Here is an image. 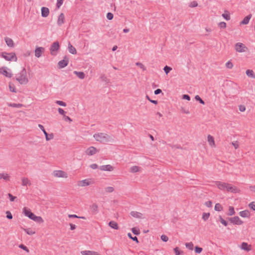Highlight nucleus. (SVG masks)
Masks as SVG:
<instances>
[{
    "label": "nucleus",
    "instance_id": "obj_38",
    "mask_svg": "<svg viewBox=\"0 0 255 255\" xmlns=\"http://www.w3.org/2000/svg\"><path fill=\"white\" fill-rule=\"evenodd\" d=\"M128 236L129 239H131L133 241H135L136 243H139L137 238L135 236L132 237V235L130 233L128 234Z\"/></svg>",
    "mask_w": 255,
    "mask_h": 255
},
{
    "label": "nucleus",
    "instance_id": "obj_20",
    "mask_svg": "<svg viewBox=\"0 0 255 255\" xmlns=\"http://www.w3.org/2000/svg\"><path fill=\"white\" fill-rule=\"evenodd\" d=\"M81 254L82 255H100L98 254V253L94 251H84L81 252Z\"/></svg>",
    "mask_w": 255,
    "mask_h": 255
},
{
    "label": "nucleus",
    "instance_id": "obj_11",
    "mask_svg": "<svg viewBox=\"0 0 255 255\" xmlns=\"http://www.w3.org/2000/svg\"><path fill=\"white\" fill-rule=\"evenodd\" d=\"M69 59L65 56L64 59L59 61L58 65L59 68H63L65 67L68 64Z\"/></svg>",
    "mask_w": 255,
    "mask_h": 255
},
{
    "label": "nucleus",
    "instance_id": "obj_61",
    "mask_svg": "<svg viewBox=\"0 0 255 255\" xmlns=\"http://www.w3.org/2000/svg\"><path fill=\"white\" fill-rule=\"evenodd\" d=\"M60 113L63 116V118L65 121H69V122L72 121V120L69 117L66 116L65 115H64V113Z\"/></svg>",
    "mask_w": 255,
    "mask_h": 255
},
{
    "label": "nucleus",
    "instance_id": "obj_17",
    "mask_svg": "<svg viewBox=\"0 0 255 255\" xmlns=\"http://www.w3.org/2000/svg\"><path fill=\"white\" fill-rule=\"evenodd\" d=\"M49 13V9L46 7H42L41 8V16L43 17L48 16Z\"/></svg>",
    "mask_w": 255,
    "mask_h": 255
},
{
    "label": "nucleus",
    "instance_id": "obj_31",
    "mask_svg": "<svg viewBox=\"0 0 255 255\" xmlns=\"http://www.w3.org/2000/svg\"><path fill=\"white\" fill-rule=\"evenodd\" d=\"M43 133L45 135L46 140L48 141L50 139H52L54 137V135L53 133L48 134V133L46 131V130H44Z\"/></svg>",
    "mask_w": 255,
    "mask_h": 255
},
{
    "label": "nucleus",
    "instance_id": "obj_12",
    "mask_svg": "<svg viewBox=\"0 0 255 255\" xmlns=\"http://www.w3.org/2000/svg\"><path fill=\"white\" fill-rule=\"evenodd\" d=\"M98 151V150L96 147L94 146H90L86 150L85 153L88 155H93L96 154Z\"/></svg>",
    "mask_w": 255,
    "mask_h": 255
},
{
    "label": "nucleus",
    "instance_id": "obj_26",
    "mask_svg": "<svg viewBox=\"0 0 255 255\" xmlns=\"http://www.w3.org/2000/svg\"><path fill=\"white\" fill-rule=\"evenodd\" d=\"M109 226L113 229H114L116 230L119 229V226H118L117 223L115 221H110L109 223Z\"/></svg>",
    "mask_w": 255,
    "mask_h": 255
},
{
    "label": "nucleus",
    "instance_id": "obj_32",
    "mask_svg": "<svg viewBox=\"0 0 255 255\" xmlns=\"http://www.w3.org/2000/svg\"><path fill=\"white\" fill-rule=\"evenodd\" d=\"M239 214L242 217H248L250 215V213L248 210L241 211Z\"/></svg>",
    "mask_w": 255,
    "mask_h": 255
},
{
    "label": "nucleus",
    "instance_id": "obj_48",
    "mask_svg": "<svg viewBox=\"0 0 255 255\" xmlns=\"http://www.w3.org/2000/svg\"><path fill=\"white\" fill-rule=\"evenodd\" d=\"M63 3V0H57L56 7L59 8Z\"/></svg>",
    "mask_w": 255,
    "mask_h": 255
},
{
    "label": "nucleus",
    "instance_id": "obj_53",
    "mask_svg": "<svg viewBox=\"0 0 255 255\" xmlns=\"http://www.w3.org/2000/svg\"><path fill=\"white\" fill-rule=\"evenodd\" d=\"M6 218L8 219H12V215L10 211H6Z\"/></svg>",
    "mask_w": 255,
    "mask_h": 255
},
{
    "label": "nucleus",
    "instance_id": "obj_60",
    "mask_svg": "<svg viewBox=\"0 0 255 255\" xmlns=\"http://www.w3.org/2000/svg\"><path fill=\"white\" fill-rule=\"evenodd\" d=\"M9 106L10 107H15V108H19L20 107H21L22 105L20 104H15V103H13V104H10L9 105Z\"/></svg>",
    "mask_w": 255,
    "mask_h": 255
},
{
    "label": "nucleus",
    "instance_id": "obj_49",
    "mask_svg": "<svg viewBox=\"0 0 255 255\" xmlns=\"http://www.w3.org/2000/svg\"><path fill=\"white\" fill-rule=\"evenodd\" d=\"M19 248L25 251L27 253H29V251L28 249L24 245L21 244L19 246Z\"/></svg>",
    "mask_w": 255,
    "mask_h": 255
},
{
    "label": "nucleus",
    "instance_id": "obj_56",
    "mask_svg": "<svg viewBox=\"0 0 255 255\" xmlns=\"http://www.w3.org/2000/svg\"><path fill=\"white\" fill-rule=\"evenodd\" d=\"M197 5H198V3L196 1H192L189 4V6H190L191 7H195L197 6Z\"/></svg>",
    "mask_w": 255,
    "mask_h": 255
},
{
    "label": "nucleus",
    "instance_id": "obj_24",
    "mask_svg": "<svg viewBox=\"0 0 255 255\" xmlns=\"http://www.w3.org/2000/svg\"><path fill=\"white\" fill-rule=\"evenodd\" d=\"M252 15L249 14L246 16L243 20L241 22L242 24H247L249 23L250 19L251 18Z\"/></svg>",
    "mask_w": 255,
    "mask_h": 255
},
{
    "label": "nucleus",
    "instance_id": "obj_46",
    "mask_svg": "<svg viewBox=\"0 0 255 255\" xmlns=\"http://www.w3.org/2000/svg\"><path fill=\"white\" fill-rule=\"evenodd\" d=\"M174 251L176 255H180V254H183V252L182 251H180L179 250V248L178 247H176L175 248H174Z\"/></svg>",
    "mask_w": 255,
    "mask_h": 255
},
{
    "label": "nucleus",
    "instance_id": "obj_4",
    "mask_svg": "<svg viewBox=\"0 0 255 255\" xmlns=\"http://www.w3.org/2000/svg\"><path fill=\"white\" fill-rule=\"evenodd\" d=\"M1 56L5 60L8 61H16L17 60L15 53L14 52L7 53L6 52H2L1 53Z\"/></svg>",
    "mask_w": 255,
    "mask_h": 255
},
{
    "label": "nucleus",
    "instance_id": "obj_2",
    "mask_svg": "<svg viewBox=\"0 0 255 255\" xmlns=\"http://www.w3.org/2000/svg\"><path fill=\"white\" fill-rule=\"evenodd\" d=\"M93 136L96 141L104 143L114 141L113 137L105 133H95Z\"/></svg>",
    "mask_w": 255,
    "mask_h": 255
},
{
    "label": "nucleus",
    "instance_id": "obj_6",
    "mask_svg": "<svg viewBox=\"0 0 255 255\" xmlns=\"http://www.w3.org/2000/svg\"><path fill=\"white\" fill-rule=\"evenodd\" d=\"M235 49L237 52L242 53L246 52L248 48L242 43H237L235 45Z\"/></svg>",
    "mask_w": 255,
    "mask_h": 255
},
{
    "label": "nucleus",
    "instance_id": "obj_19",
    "mask_svg": "<svg viewBox=\"0 0 255 255\" xmlns=\"http://www.w3.org/2000/svg\"><path fill=\"white\" fill-rule=\"evenodd\" d=\"M65 16L63 13H61L58 17L57 24L58 25H61L64 22Z\"/></svg>",
    "mask_w": 255,
    "mask_h": 255
},
{
    "label": "nucleus",
    "instance_id": "obj_43",
    "mask_svg": "<svg viewBox=\"0 0 255 255\" xmlns=\"http://www.w3.org/2000/svg\"><path fill=\"white\" fill-rule=\"evenodd\" d=\"M195 99L196 101H199L200 103L203 105L205 104L204 101L200 98V97L199 95H196L195 97Z\"/></svg>",
    "mask_w": 255,
    "mask_h": 255
},
{
    "label": "nucleus",
    "instance_id": "obj_42",
    "mask_svg": "<svg viewBox=\"0 0 255 255\" xmlns=\"http://www.w3.org/2000/svg\"><path fill=\"white\" fill-rule=\"evenodd\" d=\"M219 219L220 222L225 226H227L228 225V222L225 220L221 216H219Z\"/></svg>",
    "mask_w": 255,
    "mask_h": 255
},
{
    "label": "nucleus",
    "instance_id": "obj_8",
    "mask_svg": "<svg viewBox=\"0 0 255 255\" xmlns=\"http://www.w3.org/2000/svg\"><path fill=\"white\" fill-rule=\"evenodd\" d=\"M227 219L233 224L240 225L243 223V222L240 220L238 216H235L232 218H228Z\"/></svg>",
    "mask_w": 255,
    "mask_h": 255
},
{
    "label": "nucleus",
    "instance_id": "obj_41",
    "mask_svg": "<svg viewBox=\"0 0 255 255\" xmlns=\"http://www.w3.org/2000/svg\"><path fill=\"white\" fill-rule=\"evenodd\" d=\"M186 247L190 250H193V244L192 242L187 243L185 244Z\"/></svg>",
    "mask_w": 255,
    "mask_h": 255
},
{
    "label": "nucleus",
    "instance_id": "obj_18",
    "mask_svg": "<svg viewBox=\"0 0 255 255\" xmlns=\"http://www.w3.org/2000/svg\"><path fill=\"white\" fill-rule=\"evenodd\" d=\"M4 40L6 45L9 47H13L14 46V42L12 39L6 37L4 38Z\"/></svg>",
    "mask_w": 255,
    "mask_h": 255
},
{
    "label": "nucleus",
    "instance_id": "obj_27",
    "mask_svg": "<svg viewBox=\"0 0 255 255\" xmlns=\"http://www.w3.org/2000/svg\"><path fill=\"white\" fill-rule=\"evenodd\" d=\"M141 167L137 166H133L129 169V172L131 173H135L140 171Z\"/></svg>",
    "mask_w": 255,
    "mask_h": 255
},
{
    "label": "nucleus",
    "instance_id": "obj_14",
    "mask_svg": "<svg viewBox=\"0 0 255 255\" xmlns=\"http://www.w3.org/2000/svg\"><path fill=\"white\" fill-rule=\"evenodd\" d=\"M77 184L79 186L84 187L89 185L90 182L89 181V179H86L78 181Z\"/></svg>",
    "mask_w": 255,
    "mask_h": 255
},
{
    "label": "nucleus",
    "instance_id": "obj_13",
    "mask_svg": "<svg viewBox=\"0 0 255 255\" xmlns=\"http://www.w3.org/2000/svg\"><path fill=\"white\" fill-rule=\"evenodd\" d=\"M23 212L24 213V215L28 217L30 219H32L34 216L35 215L33 213L31 212V211L29 209H28L27 208L24 207L23 209Z\"/></svg>",
    "mask_w": 255,
    "mask_h": 255
},
{
    "label": "nucleus",
    "instance_id": "obj_37",
    "mask_svg": "<svg viewBox=\"0 0 255 255\" xmlns=\"http://www.w3.org/2000/svg\"><path fill=\"white\" fill-rule=\"evenodd\" d=\"M223 209L222 206L220 203L216 204L215 206V210L217 211H221Z\"/></svg>",
    "mask_w": 255,
    "mask_h": 255
},
{
    "label": "nucleus",
    "instance_id": "obj_51",
    "mask_svg": "<svg viewBox=\"0 0 255 255\" xmlns=\"http://www.w3.org/2000/svg\"><path fill=\"white\" fill-rule=\"evenodd\" d=\"M105 191L107 192L111 193L114 191V188L113 187H108L105 188Z\"/></svg>",
    "mask_w": 255,
    "mask_h": 255
},
{
    "label": "nucleus",
    "instance_id": "obj_63",
    "mask_svg": "<svg viewBox=\"0 0 255 255\" xmlns=\"http://www.w3.org/2000/svg\"><path fill=\"white\" fill-rule=\"evenodd\" d=\"M249 206L251 209L255 211V204L254 203V202H252L251 203H250Z\"/></svg>",
    "mask_w": 255,
    "mask_h": 255
},
{
    "label": "nucleus",
    "instance_id": "obj_64",
    "mask_svg": "<svg viewBox=\"0 0 255 255\" xmlns=\"http://www.w3.org/2000/svg\"><path fill=\"white\" fill-rule=\"evenodd\" d=\"M8 196L9 199L11 201H13L14 200V199L16 198L15 196H13L10 193H8Z\"/></svg>",
    "mask_w": 255,
    "mask_h": 255
},
{
    "label": "nucleus",
    "instance_id": "obj_40",
    "mask_svg": "<svg viewBox=\"0 0 255 255\" xmlns=\"http://www.w3.org/2000/svg\"><path fill=\"white\" fill-rule=\"evenodd\" d=\"M131 231L135 235H139L140 234V230L139 229L136 228H132Z\"/></svg>",
    "mask_w": 255,
    "mask_h": 255
},
{
    "label": "nucleus",
    "instance_id": "obj_54",
    "mask_svg": "<svg viewBox=\"0 0 255 255\" xmlns=\"http://www.w3.org/2000/svg\"><path fill=\"white\" fill-rule=\"evenodd\" d=\"M222 16L227 20H229L230 19V16L228 13H223L222 14Z\"/></svg>",
    "mask_w": 255,
    "mask_h": 255
},
{
    "label": "nucleus",
    "instance_id": "obj_9",
    "mask_svg": "<svg viewBox=\"0 0 255 255\" xmlns=\"http://www.w3.org/2000/svg\"><path fill=\"white\" fill-rule=\"evenodd\" d=\"M0 73L6 77L10 78L12 76V74L10 72V70L6 67L0 68Z\"/></svg>",
    "mask_w": 255,
    "mask_h": 255
},
{
    "label": "nucleus",
    "instance_id": "obj_1",
    "mask_svg": "<svg viewBox=\"0 0 255 255\" xmlns=\"http://www.w3.org/2000/svg\"><path fill=\"white\" fill-rule=\"evenodd\" d=\"M216 185L219 189L224 191H226L232 193H237L239 190L236 186H233L231 184L227 183L216 181Z\"/></svg>",
    "mask_w": 255,
    "mask_h": 255
},
{
    "label": "nucleus",
    "instance_id": "obj_55",
    "mask_svg": "<svg viewBox=\"0 0 255 255\" xmlns=\"http://www.w3.org/2000/svg\"><path fill=\"white\" fill-rule=\"evenodd\" d=\"M161 239L162 240V241L166 242L168 240V238L166 235H162L161 236Z\"/></svg>",
    "mask_w": 255,
    "mask_h": 255
},
{
    "label": "nucleus",
    "instance_id": "obj_34",
    "mask_svg": "<svg viewBox=\"0 0 255 255\" xmlns=\"http://www.w3.org/2000/svg\"><path fill=\"white\" fill-rule=\"evenodd\" d=\"M22 229L29 235H32L35 233V232L33 231L30 228L25 229L22 228Z\"/></svg>",
    "mask_w": 255,
    "mask_h": 255
},
{
    "label": "nucleus",
    "instance_id": "obj_35",
    "mask_svg": "<svg viewBox=\"0 0 255 255\" xmlns=\"http://www.w3.org/2000/svg\"><path fill=\"white\" fill-rule=\"evenodd\" d=\"M235 214L234 208L232 206H230L229 209V212L227 213L228 216H232Z\"/></svg>",
    "mask_w": 255,
    "mask_h": 255
},
{
    "label": "nucleus",
    "instance_id": "obj_5",
    "mask_svg": "<svg viewBox=\"0 0 255 255\" xmlns=\"http://www.w3.org/2000/svg\"><path fill=\"white\" fill-rule=\"evenodd\" d=\"M59 49L60 45L59 42L58 41L53 42L50 47V54L53 56L56 55Z\"/></svg>",
    "mask_w": 255,
    "mask_h": 255
},
{
    "label": "nucleus",
    "instance_id": "obj_22",
    "mask_svg": "<svg viewBox=\"0 0 255 255\" xmlns=\"http://www.w3.org/2000/svg\"><path fill=\"white\" fill-rule=\"evenodd\" d=\"M207 138H208V141L210 145L211 146H215V143L214 137L212 135L209 134L208 135Z\"/></svg>",
    "mask_w": 255,
    "mask_h": 255
},
{
    "label": "nucleus",
    "instance_id": "obj_33",
    "mask_svg": "<svg viewBox=\"0 0 255 255\" xmlns=\"http://www.w3.org/2000/svg\"><path fill=\"white\" fill-rule=\"evenodd\" d=\"M246 74H247V75L248 77L253 78L254 79H255V75L254 73V72H253V70H247L246 71Z\"/></svg>",
    "mask_w": 255,
    "mask_h": 255
},
{
    "label": "nucleus",
    "instance_id": "obj_59",
    "mask_svg": "<svg viewBox=\"0 0 255 255\" xmlns=\"http://www.w3.org/2000/svg\"><path fill=\"white\" fill-rule=\"evenodd\" d=\"M56 103L58 105L62 106H66V104L61 101H56Z\"/></svg>",
    "mask_w": 255,
    "mask_h": 255
},
{
    "label": "nucleus",
    "instance_id": "obj_29",
    "mask_svg": "<svg viewBox=\"0 0 255 255\" xmlns=\"http://www.w3.org/2000/svg\"><path fill=\"white\" fill-rule=\"evenodd\" d=\"M32 220L38 223H42L44 222L43 219L41 217L36 216V215L34 216Z\"/></svg>",
    "mask_w": 255,
    "mask_h": 255
},
{
    "label": "nucleus",
    "instance_id": "obj_30",
    "mask_svg": "<svg viewBox=\"0 0 255 255\" xmlns=\"http://www.w3.org/2000/svg\"><path fill=\"white\" fill-rule=\"evenodd\" d=\"M3 179L5 181H9L10 176L7 173H0V179Z\"/></svg>",
    "mask_w": 255,
    "mask_h": 255
},
{
    "label": "nucleus",
    "instance_id": "obj_23",
    "mask_svg": "<svg viewBox=\"0 0 255 255\" xmlns=\"http://www.w3.org/2000/svg\"><path fill=\"white\" fill-rule=\"evenodd\" d=\"M21 184L22 186L30 185L31 183L29 180L27 178L23 177L21 179Z\"/></svg>",
    "mask_w": 255,
    "mask_h": 255
},
{
    "label": "nucleus",
    "instance_id": "obj_16",
    "mask_svg": "<svg viewBox=\"0 0 255 255\" xmlns=\"http://www.w3.org/2000/svg\"><path fill=\"white\" fill-rule=\"evenodd\" d=\"M100 170L102 171H111L113 170V167L111 165H102L100 167Z\"/></svg>",
    "mask_w": 255,
    "mask_h": 255
},
{
    "label": "nucleus",
    "instance_id": "obj_58",
    "mask_svg": "<svg viewBox=\"0 0 255 255\" xmlns=\"http://www.w3.org/2000/svg\"><path fill=\"white\" fill-rule=\"evenodd\" d=\"M114 15L111 12H108L107 14V18L109 20H111L113 18Z\"/></svg>",
    "mask_w": 255,
    "mask_h": 255
},
{
    "label": "nucleus",
    "instance_id": "obj_50",
    "mask_svg": "<svg viewBox=\"0 0 255 255\" xmlns=\"http://www.w3.org/2000/svg\"><path fill=\"white\" fill-rule=\"evenodd\" d=\"M203 249L202 248L199 247L198 246H196L195 247V251L197 254H200L202 252Z\"/></svg>",
    "mask_w": 255,
    "mask_h": 255
},
{
    "label": "nucleus",
    "instance_id": "obj_36",
    "mask_svg": "<svg viewBox=\"0 0 255 255\" xmlns=\"http://www.w3.org/2000/svg\"><path fill=\"white\" fill-rule=\"evenodd\" d=\"M241 249L242 250L249 251L250 250V249L248 248V244L246 243H243L241 245Z\"/></svg>",
    "mask_w": 255,
    "mask_h": 255
},
{
    "label": "nucleus",
    "instance_id": "obj_28",
    "mask_svg": "<svg viewBox=\"0 0 255 255\" xmlns=\"http://www.w3.org/2000/svg\"><path fill=\"white\" fill-rule=\"evenodd\" d=\"M90 209L92 213L96 214L98 212V206L97 204L94 203L91 206Z\"/></svg>",
    "mask_w": 255,
    "mask_h": 255
},
{
    "label": "nucleus",
    "instance_id": "obj_7",
    "mask_svg": "<svg viewBox=\"0 0 255 255\" xmlns=\"http://www.w3.org/2000/svg\"><path fill=\"white\" fill-rule=\"evenodd\" d=\"M52 174L56 177L67 178L68 177L67 173L62 170H55Z\"/></svg>",
    "mask_w": 255,
    "mask_h": 255
},
{
    "label": "nucleus",
    "instance_id": "obj_47",
    "mask_svg": "<svg viewBox=\"0 0 255 255\" xmlns=\"http://www.w3.org/2000/svg\"><path fill=\"white\" fill-rule=\"evenodd\" d=\"M226 66L227 68L232 69L233 67V64L230 61H229L226 63Z\"/></svg>",
    "mask_w": 255,
    "mask_h": 255
},
{
    "label": "nucleus",
    "instance_id": "obj_45",
    "mask_svg": "<svg viewBox=\"0 0 255 255\" xmlns=\"http://www.w3.org/2000/svg\"><path fill=\"white\" fill-rule=\"evenodd\" d=\"M163 70L165 72V73L167 74L168 73H169L170 72V71L172 70V68L168 66H165L164 68H163Z\"/></svg>",
    "mask_w": 255,
    "mask_h": 255
},
{
    "label": "nucleus",
    "instance_id": "obj_10",
    "mask_svg": "<svg viewBox=\"0 0 255 255\" xmlns=\"http://www.w3.org/2000/svg\"><path fill=\"white\" fill-rule=\"evenodd\" d=\"M45 48L43 47H37L34 51L35 56L37 58H39L41 55L44 53Z\"/></svg>",
    "mask_w": 255,
    "mask_h": 255
},
{
    "label": "nucleus",
    "instance_id": "obj_15",
    "mask_svg": "<svg viewBox=\"0 0 255 255\" xmlns=\"http://www.w3.org/2000/svg\"><path fill=\"white\" fill-rule=\"evenodd\" d=\"M130 215L133 218L142 219L143 218L142 217L143 215L142 213L136 212V211H131L130 213Z\"/></svg>",
    "mask_w": 255,
    "mask_h": 255
},
{
    "label": "nucleus",
    "instance_id": "obj_39",
    "mask_svg": "<svg viewBox=\"0 0 255 255\" xmlns=\"http://www.w3.org/2000/svg\"><path fill=\"white\" fill-rule=\"evenodd\" d=\"M210 216V213H203L202 214V219L204 221H206Z\"/></svg>",
    "mask_w": 255,
    "mask_h": 255
},
{
    "label": "nucleus",
    "instance_id": "obj_25",
    "mask_svg": "<svg viewBox=\"0 0 255 255\" xmlns=\"http://www.w3.org/2000/svg\"><path fill=\"white\" fill-rule=\"evenodd\" d=\"M74 74H75L79 78L81 79H83L85 77V74L83 72H78L75 71H74Z\"/></svg>",
    "mask_w": 255,
    "mask_h": 255
},
{
    "label": "nucleus",
    "instance_id": "obj_21",
    "mask_svg": "<svg viewBox=\"0 0 255 255\" xmlns=\"http://www.w3.org/2000/svg\"><path fill=\"white\" fill-rule=\"evenodd\" d=\"M68 49L69 52L72 54H76L77 53V51L76 48L72 45V44L69 42L68 44Z\"/></svg>",
    "mask_w": 255,
    "mask_h": 255
},
{
    "label": "nucleus",
    "instance_id": "obj_52",
    "mask_svg": "<svg viewBox=\"0 0 255 255\" xmlns=\"http://www.w3.org/2000/svg\"><path fill=\"white\" fill-rule=\"evenodd\" d=\"M136 65L139 66L141 69H142V70L144 71L146 70V68L142 63L140 62H137L136 63Z\"/></svg>",
    "mask_w": 255,
    "mask_h": 255
},
{
    "label": "nucleus",
    "instance_id": "obj_62",
    "mask_svg": "<svg viewBox=\"0 0 255 255\" xmlns=\"http://www.w3.org/2000/svg\"><path fill=\"white\" fill-rule=\"evenodd\" d=\"M219 26L220 28H224L226 27V23L225 22H220L219 23Z\"/></svg>",
    "mask_w": 255,
    "mask_h": 255
},
{
    "label": "nucleus",
    "instance_id": "obj_44",
    "mask_svg": "<svg viewBox=\"0 0 255 255\" xmlns=\"http://www.w3.org/2000/svg\"><path fill=\"white\" fill-rule=\"evenodd\" d=\"M9 90L12 92H14V93L16 92V90L14 87V86L13 84H11V83H10L9 85Z\"/></svg>",
    "mask_w": 255,
    "mask_h": 255
},
{
    "label": "nucleus",
    "instance_id": "obj_57",
    "mask_svg": "<svg viewBox=\"0 0 255 255\" xmlns=\"http://www.w3.org/2000/svg\"><path fill=\"white\" fill-rule=\"evenodd\" d=\"M232 144L234 146L235 149H237L239 146V142L238 141L232 142Z\"/></svg>",
    "mask_w": 255,
    "mask_h": 255
},
{
    "label": "nucleus",
    "instance_id": "obj_3",
    "mask_svg": "<svg viewBox=\"0 0 255 255\" xmlns=\"http://www.w3.org/2000/svg\"><path fill=\"white\" fill-rule=\"evenodd\" d=\"M15 79L21 85L26 84L28 83V80L27 77L26 71L24 68L19 73L16 74Z\"/></svg>",
    "mask_w": 255,
    "mask_h": 255
}]
</instances>
